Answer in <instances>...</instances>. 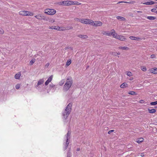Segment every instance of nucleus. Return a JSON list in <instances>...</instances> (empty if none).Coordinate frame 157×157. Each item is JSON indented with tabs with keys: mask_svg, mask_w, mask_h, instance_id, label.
I'll list each match as a JSON object with an SVG mask.
<instances>
[{
	"mask_svg": "<svg viewBox=\"0 0 157 157\" xmlns=\"http://www.w3.org/2000/svg\"><path fill=\"white\" fill-rule=\"evenodd\" d=\"M81 19H79L77 18H75V21H79L80 22V20H81Z\"/></svg>",
	"mask_w": 157,
	"mask_h": 157,
	"instance_id": "nucleus-44",
	"label": "nucleus"
},
{
	"mask_svg": "<svg viewBox=\"0 0 157 157\" xmlns=\"http://www.w3.org/2000/svg\"><path fill=\"white\" fill-rule=\"evenodd\" d=\"M128 2H119L118 3H122V2H124V3H128Z\"/></svg>",
	"mask_w": 157,
	"mask_h": 157,
	"instance_id": "nucleus-53",
	"label": "nucleus"
},
{
	"mask_svg": "<svg viewBox=\"0 0 157 157\" xmlns=\"http://www.w3.org/2000/svg\"><path fill=\"white\" fill-rule=\"evenodd\" d=\"M62 3H64V5L65 6H70L74 4L73 1H63Z\"/></svg>",
	"mask_w": 157,
	"mask_h": 157,
	"instance_id": "nucleus-7",
	"label": "nucleus"
},
{
	"mask_svg": "<svg viewBox=\"0 0 157 157\" xmlns=\"http://www.w3.org/2000/svg\"><path fill=\"white\" fill-rule=\"evenodd\" d=\"M64 81L63 80H62L59 83V84L60 86H62L63 84Z\"/></svg>",
	"mask_w": 157,
	"mask_h": 157,
	"instance_id": "nucleus-38",
	"label": "nucleus"
},
{
	"mask_svg": "<svg viewBox=\"0 0 157 157\" xmlns=\"http://www.w3.org/2000/svg\"><path fill=\"white\" fill-rule=\"evenodd\" d=\"M48 21H49V22H51L52 23H53L55 21L53 19H49L48 18Z\"/></svg>",
	"mask_w": 157,
	"mask_h": 157,
	"instance_id": "nucleus-34",
	"label": "nucleus"
},
{
	"mask_svg": "<svg viewBox=\"0 0 157 157\" xmlns=\"http://www.w3.org/2000/svg\"><path fill=\"white\" fill-rule=\"evenodd\" d=\"M155 7L156 8H157V5H155Z\"/></svg>",
	"mask_w": 157,
	"mask_h": 157,
	"instance_id": "nucleus-56",
	"label": "nucleus"
},
{
	"mask_svg": "<svg viewBox=\"0 0 157 157\" xmlns=\"http://www.w3.org/2000/svg\"><path fill=\"white\" fill-rule=\"evenodd\" d=\"M53 78V75H51L48 78L47 80H48V81L50 82L52 80Z\"/></svg>",
	"mask_w": 157,
	"mask_h": 157,
	"instance_id": "nucleus-31",
	"label": "nucleus"
},
{
	"mask_svg": "<svg viewBox=\"0 0 157 157\" xmlns=\"http://www.w3.org/2000/svg\"><path fill=\"white\" fill-rule=\"evenodd\" d=\"M119 48L123 50H128L129 48L127 47H119Z\"/></svg>",
	"mask_w": 157,
	"mask_h": 157,
	"instance_id": "nucleus-24",
	"label": "nucleus"
},
{
	"mask_svg": "<svg viewBox=\"0 0 157 157\" xmlns=\"http://www.w3.org/2000/svg\"><path fill=\"white\" fill-rule=\"evenodd\" d=\"M27 16H33V14L32 12L27 11Z\"/></svg>",
	"mask_w": 157,
	"mask_h": 157,
	"instance_id": "nucleus-26",
	"label": "nucleus"
},
{
	"mask_svg": "<svg viewBox=\"0 0 157 157\" xmlns=\"http://www.w3.org/2000/svg\"><path fill=\"white\" fill-rule=\"evenodd\" d=\"M128 86V84L125 82H124L121 85L120 87L122 88H124L125 87H127Z\"/></svg>",
	"mask_w": 157,
	"mask_h": 157,
	"instance_id": "nucleus-19",
	"label": "nucleus"
},
{
	"mask_svg": "<svg viewBox=\"0 0 157 157\" xmlns=\"http://www.w3.org/2000/svg\"><path fill=\"white\" fill-rule=\"evenodd\" d=\"M157 3L156 2H155L152 1H149V2H144L143 3V4L145 5H152L155 4Z\"/></svg>",
	"mask_w": 157,
	"mask_h": 157,
	"instance_id": "nucleus-12",
	"label": "nucleus"
},
{
	"mask_svg": "<svg viewBox=\"0 0 157 157\" xmlns=\"http://www.w3.org/2000/svg\"><path fill=\"white\" fill-rule=\"evenodd\" d=\"M116 18L118 19L120 21H125L126 19L123 17L120 16H117L116 17Z\"/></svg>",
	"mask_w": 157,
	"mask_h": 157,
	"instance_id": "nucleus-17",
	"label": "nucleus"
},
{
	"mask_svg": "<svg viewBox=\"0 0 157 157\" xmlns=\"http://www.w3.org/2000/svg\"><path fill=\"white\" fill-rule=\"evenodd\" d=\"M117 39H118L121 41H124L126 39L125 36L121 35H118L117 37Z\"/></svg>",
	"mask_w": 157,
	"mask_h": 157,
	"instance_id": "nucleus-9",
	"label": "nucleus"
},
{
	"mask_svg": "<svg viewBox=\"0 0 157 157\" xmlns=\"http://www.w3.org/2000/svg\"><path fill=\"white\" fill-rule=\"evenodd\" d=\"M71 154L70 151V149L69 151H68L67 153V157H71Z\"/></svg>",
	"mask_w": 157,
	"mask_h": 157,
	"instance_id": "nucleus-29",
	"label": "nucleus"
},
{
	"mask_svg": "<svg viewBox=\"0 0 157 157\" xmlns=\"http://www.w3.org/2000/svg\"><path fill=\"white\" fill-rule=\"evenodd\" d=\"M50 82L48 81V80H47L45 82V85H47Z\"/></svg>",
	"mask_w": 157,
	"mask_h": 157,
	"instance_id": "nucleus-45",
	"label": "nucleus"
},
{
	"mask_svg": "<svg viewBox=\"0 0 157 157\" xmlns=\"http://www.w3.org/2000/svg\"><path fill=\"white\" fill-rule=\"evenodd\" d=\"M35 59H32L30 62V65H32L35 62Z\"/></svg>",
	"mask_w": 157,
	"mask_h": 157,
	"instance_id": "nucleus-28",
	"label": "nucleus"
},
{
	"mask_svg": "<svg viewBox=\"0 0 157 157\" xmlns=\"http://www.w3.org/2000/svg\"><path fill=\"white\" fill-rule=\"evenodd\" d=\"M69 144V140H68V139H66V140L63 143V149L64 150H65L67 148Z\"/></svg>",
	"mask_w": 157,
	"mask_h": 157,
	"instance_id": "nucleus-8",
	"label": "nucleus"
},
{
	"mask_svg": "<svg viewBox=\"0 0 157 157\" xmlns=\"http://www.w3.org/2000/svg\"><path fill=\"white\" fill-rule=\"evenodd\" d=\"M129 38L132 40H138L140 38L138 37H136L134 36H130Z\"/></svg>",
	"mask_w": 157,
	"mask_h": 157,
	"instance_id": "nucleus-18",
	"label": "nucleus"
},
{
	"mask_svg": "<svg viewBox=\"0 0 157 157\" xmlns=\"http://www.w3.org/2000/svg\"><path fill=\"white\" fill-rule=\"evenodd\" d=\"M4 33V31L3 29L0 28V34H3Z\"/></svg>",
	"mask_w": 157,
	"mask_h": 157,
	"instance_id": "nucleus-42",
	"label": "nucleus"
},
{
	"mask_svg": "<svg viewBox=\"0 0 157 157\" xmlns=\"http://www.w3.org/2000/svg\"><path fill=\"white\" fill-rule=\"evenodd\" d=\"M144 139L142 138H140L139 139H138L137 141H136V142H137L138 143H140L142 142L143 141Z\"/></svg>",
	"mask_w": 157,
	"mask_h": 157,
	"instance_id": "nucleus-25",
	"label": "nucleus"
},
{
	"mask_svg": "<svg viewBox=\"0 0 157 157\" xmlns=\"http://www.w3.org/2000/svg\"><path fill=\"white\" fill-rule=\"evenodd\" d=\"M148 110L149 111V112L151 113H155L156 111V110L154 109H148Z\"/></svg>",
	"mask_w": 157,
	"mask_h": 157,
	"instance_id": "nucleus-22",
	"label": "nucleus"
},
{
	"mask_svg": "<svg viewBox=\"0 0 157 157\" xmlns=\"http://www.w3.org/2000/svg\"><path fill=\"white\" fill-rule=\"evenodd\" d=\"M128 94H131V95H136V93L134 92V91H129Z\"/></svg>",
	"mask_w": 157,
	"mask_h": 157,
	"instance_id": "nucleus-27",
	"label": "nucleus"
},
{
	"mask_svg": "<svg viewBox=\"0 0 157 157\" xmlns=\"http://www.w3.org/2000/svg\"><path fill=\"white\" fill-rule=\"evenodd\" d=\"M71 60H68L66 64L67 66H69L71 63Z\"/></svg>",
	"mask_w": 157,
	"mask_h": 157,
	"instance_id": "nucleus-33",
	"label": "nucleus"
},
{
	"mask_svg": "<svg viewBox=\"0 0 157 157\" xmlns=\"http://www.w3.org/2000/svg\"><path fill=\"white\" fill-rule=\"evenodd\" d=\"M141 102H142V101H143V100H141Z\"/></svg>",
	"mask_w": 157,
	"mask_h": 157,
	"instance_id": "nucleus-60",
	"label": "nucleus"
},
{
	"mask_svg": "<svg viewBox=\"0 0 157 157\" xmlns=\"http://www.w3.org/2000/svg\"><path fill=\"white\" fill-rule=\"evenodd\" d=\"M21 73H18L16 74L15 75L14 77L16 79H19L20 78V76H21Z\"/></svg>",
	"mask_w": 157,
	"mask_h": 157,
	"instance_id": "nucleus-23",
	"label": "nucleus"
},
{
	"mask_svg": "<svg viewBox=\"0 0 157 157\" xmlns=\"http://www.w3.org/2000/svg\"><path fill=\"white\" fill-rule=\"evenodd\" d=\"M133 79V78H131V80H132Z\"/></svg>",
	"mask_w": 157,
	"mask_h": 157,
	"instance_id": "nucleus-59",
	"label": "nucleus"
},
{
	"mask_svg": "<svg viewBox=\"0 0 157 157\" xmlns=\"http://www.w3.org/2000/svg\"><path fill=\"white\" fill-rule=\"evenodd\" d=\"M137 12L138 13H142V12L141 11H138Z\"/></svg>",
	"mask_w": 157,
	"mask_h": 157,
	"instance_id": "nucleus-54",
	"label": "nucleus"
},
{
	"mask_svg": "<svg viewBox=\"0 0 157 157\" xmlns=\"http://www.w3.org/2000/svg\"><path fill=\"white\" fill-rule=\"evenodd\" d=\"M72 107V104L70 103L66 107L65 109L62 112L63 118L66 120L70 113Z\"/></svg>",
	"mask_w": 157,
	"mask_h": 157,
	"instance_id": "nucleus-2",
	"label": "nucleus"
},
{
	"mask_svg": "<svg viewBox=\"0 0 157 157\" xmlns=\"http://www.w3.org/2000/svg\"><path fill=\"white\" fill-rule=\"evenodd\" d=\"M66 139H68V140H69V139L70 137V136L68 135L67 134L66 135Z\"/></svg>",
	"mask_w": 157,
	"mask_h": 157,
	"instance_id": "nucleus-46",
	"label": "nucleus"
},
{
	"mask_svg": "<svg viewBox=\"0 0 157 157\" xmlns=\"http://www.w3.org/2000/svg\"><path fill=\"white\" fill-rule=\"evenodd\" d=\"M156 14H157V11H156Z\"/></svg>",
	"mask_w": 157,
	"mask_h": 157,
	"instance_id": "nucleus-62",
	"label": "nucleus"
},
{
	"mask_svg": "<svg viewBox=\"0 0 157 157\" xmlns=\"http://www.w3.org/2000/svg\"><path fill=\"white\" fill-rule=\"evenodd\" d=\"M56 13V11L53 9H48L45 10L44 13L46 14L52 15H54Z\"/></svg>",
	"mask_w": 157,
	"mask_h": 157,
	"instance_id": "nucleus-3",
	"label": "nucleus"
},
{
	"mask_svg": "<svg viewBox=\"0 0 157 157\" xmlns=\"http://www.w3.org/2000/svg\"><path fill=\"white\" fill-rule=\"evenodd\" d=\"M78 37L79 38L85 39L88 37V36L86 35H79L78 36Z\"/></svg>",
	"mask_w": 157,
	"mask_h": 157,
	"instance_id": "nucleus-16",
	"label": "nucleus"
},
{
	"mask_svg": "<svg viewBox=\"0 0 157 157\" xmlns=\"http://www.w3.org/2000/svg\"><path fill=\"white\" fill-rule=\"evenodd\" d=\"M112 32L111 33H112V35L113 37L116 39H117V36L118 35L116 33H115V31L114 29H113L111 30Z\"/></svg>",
	"mask_w": 157,
	"mask_h": 157,
	"instance_id": "nucleus-11",
	"label": "nucleus"
},
{
	"mask_svg": "<svg viewBox=\"0 0 157 157\" xmlns=\"http://www.w3.org/2000/svg\"><path fill=\"white\" fill-rule=\"evenodd\" d=\"M151 71L152 73L155 74L157 73V68H152Z\"/></svg>",
	"mask_w": 157,
	"mask_h": 157,
	"instance_id": "nucleus-21",
	"label": "nucleus"
},
{
	"mask_svg": "<svg viewBox=\"0 0 157 157\" xmlns=\"http://www.w3.org/2000/svg\"><path fill=\"white\" fill-rule=\"evenodd\" d=\"M73 28L72 26H67L66 27V29L67 30L72 29Z\"/></svg>",
	"mask_w": 157,
	"mask_h": 157,
	"instance_id": "nucleus-41",
	"label": "nucleus"
},
{
	"mask_svg": "<svg viewBox=\"0 0 157 157\" xmlns=\"http://www.w3.org/2000/svg\"><path fill=\"white\" fill-rule=\"evenodd\" d=\"M64 30V29H61V30H62V31H63Z\"/></svg>",
	"mask_w": 157,
	"mask_h": 157,
	"instance_id": "nucleus-57",
	"label": "nucleus"
},
{
	"mask_svg": "<svg viewBox=\"0 0 157 157\" xmlns=\"http://www.w3.org/2000/svg\"><path fill=\"white\" fill-rule=\"evenodd\" d=\"M73 83L72 78L68 77L66 78L65 84L63 86V90L64 92H67L71 87Z\"/></svg>",
	"mask_w": 157,
	"mask_h": 157,
	"instance_id": "nucleus-1",
	"label": "nucleus"
},
{
	"mask_svg": "<svg viewBox=\"0 0 157 157\" xmlns=\"http://www.w3.org/2000/svg\"><path fill=\"white\" fill-rule=\"evenodd\" d=\"M64 30V29H61V30H62V31H63Z\"/></svg>",
	"mask_w": 157,
	"mask_h": 157,
	"instance_id": "nucleus-58",
	"label": "nucleus"
},
{
	"mask_svg": "<svg viewBox=\"0 0 157 157\" xmlns=\"http://www.w3.org/2000/svg\"><path fill=\"white\" fill-rule=\"evenodd\" d=\"M127 75L128 76H130V77L132 76V73L130 71L127 72Z\"/></svg>",
	"mask_w": 157,
	"mask_h": 157,
	"instance_id": "nucleus-40",
	"label": "nucleus"
},
{
	"mask_svg": "<svg viewBox=\"0 0 157 157\" xmlns=\"http://www.w3.org/2000/svg\"><path fill=\"white\" fill-rule=\"evenodd\" d=\"M135 2V1H130V2H128V3H129V4H132V3H134Z\"/></svg>",
	"mask_w": 157,
	"mask_h": 157,
	"instance_id": "nucleus-49",
	"label": "nucleus"
},
{
	"mask_svg": "<svg viewBox=\"0 0 157 157\" xmlns=\"http://www.w3.org/2000/svg\"><path fill=\"white\" fill-rule=\"evenodd\" d=\"M79 150H80V148H78L77 149V151H79Z\"/></svg>",
	"mask_w": 157,
	"mask_h": 157,
	"instance_id": "nucleus-55",
	"label": "nucleus"
},
{
	"mask_svg": "<svg viewBox=\"0 0 157 157\" xmlns=\"http://www.w3.org/2000/svg\"><path fill=\"white\" fill-rule=\"evenodd\" d=\"M111 33V32H110L109 31H104L102 32V33L105 35L111 36L112 35V33Z\"/></svg>",
	"mask_w": 157,
	"mask_h": 157,
	"instance_id": "nucleus-14",
	"label": "nucleus"
},
{
	"mask_svg": "<svg viewBox=\"0 0 157 157\" xmlns=\"http://www.w3.org/2000/svg\"><path fill=\"white\" fill-rule=\"evenodd\" d=\"M67 134H68V135L70 136L71 134V132H70L69 131H68V132L67 133Z\"/></svg>",
	"mask_w": 157,
	"mask_h": 157,
	"instance_id": "nucleus-52",
	"label": "nucleus"
},
{
	"mask_svg": "<svg viewBox=\"0 0 157 157\" xmlns=\"http://www.w3.org/2000/svg\"><path fill=\"white\" fill-rule=\"evenodd\" d=\"M20 87V84H17L15 86V87L17 89H18Z\"/></svg>",
	"mask_w": 157,
	"mask_h": 157,
	"instance_id": "nucleus-39",
	"label": "nucleus"
},
{
	"mask_svg": "<svg viewBox=\"0 0 157 157\" xmlns=\"http://www.w3.org/2000/svg\"><path fill=\"white\" fill-rule=\"evenodd\" d=\"M140 154V155L141 157H143L144 156V153H140V154Z\"/></svg>",
	"mask_w": 157,
	"mask_h": 157,
	"instance_id": "nucleus-48",
	"label": "nucleus"
},
{
	"mask_svg": "<svg viewBox=\"0 0 157 157\" xmlns=\"http://www.w3.org/2000/svg\"><path fill=\"white\" fill-rule=\"evenodd\" d=\"M141 102H142V101H143V100H141Z\"/></svg>",
	"mask_w": 157,
	"mask_h": 157,
	"instance_id": "nucleus-61",
	"label": "nucleus"
},
{
	"mask_svg": "<svg viewBox=\"0 0 157 157\" xmlns=\"http://www.w3.org/2000/svg\"><path fill=\"white\" fill-rule=\"evenodd\" d=\"M151 59L155 58V56L154 55H152L151 56Z\"/></svg>",
	"mask_w": 157,
	"mask_h": 157,
	"instance_id": "nucleus-43",
	"label": "nucleus"
},
{
	"mask_svg": "<svg viewBox=\"0 0 157 157\" xmlns=\"http://www.w3.org/2000/svg\"><path fill=\"white\" fill-rule=\"evenodd\" d=\"M92 24L90 25H93L95 26H101L102 25V23L100 21H95L94 22L92 21Z\"/></svg>",
	"mask_w": 157,
	"mask_h": 157,
	"instance_id": "nucleus-6",
	"label": "nucleus"
},
{
	"mask_svg": "<svg viewBox=\"0 0 157 157\" xmlns=\"http://www.w3.org/2000/svg\"><path fill=\"white\" fill-rule=\"evenodd\" d=\"M27 11L22 10L19 12L20 15L23 16H27Z\"/></svg>",
	"mask_w": 157,
	"mask_h": 157,
	"instance_id": "nucleus-13",
	"label": "nucleus"
},
{
	"mask_svg": "<svg viewBox=\"0 0 157 157\" xmlns=\"http://www.w3.org/2000/svg\"><path fill=\"white\" fill-rule=\"evenodd\" d=\"M157 104V101L154 102H152L150 103L151 105H155Z\"/></svg>",
	"mask_w": 157,
	"mask_h": 157,
	"instance_id": "nucleus-32",
	"label": "nucleus"
},
{
	"mask_svg": "<svg viewBox=\"0 0 157 157\" xmlns=\"http://www.w3.org/2000/svg\"><path fill=\"white\" fill-rule=\"evenodd\" d=\"M141 70L144 71H145L147 70L146 68L145 67L143 66V67H142Z\"/></svg>",
	"mask_w": 157,
	"mask_h": 157,
	"instance_id": "nucleus-37",
	"label": "nucleus"
},
{
	"mask_svg": "<svg viewBox=\"0 0 157 157\" xmlns=\"http://www.w3.org/2000/svg\"><path fill=\"white\" fill-rule=\"evenodd\" d=\"M35 17L39 20L43 19L44 20L48 21V18L46 17L45 16L41 15L40 14H38L35 16Z\"/></svg>",
	"mask_w": 157,
	"mask_h": 157,
	"instance_id": "nucleus-5",
	"label": "nucleus"
},
{
	"mask_svg": "<svg viewBox=\"0 0 157 157\" xmlns=\"http://www.w3.org/2000/svg\"><path fill=\"white\" fill-rule=\"evenodd\" d=\"M49 86L50 87L53 88L54 89L55 87V85L53 84L52 83L50 84Z\"/></svg>",
	"mask_w": 157,
	"mask_h": 157,
	"instance_id": "nucleus-36",
	"label": "nucleus"
},
{
	"mask_svg": "<svg viewBox=\"0 0 157 157\" xmlns=\"http://www.w3.org/2000/svg\"><path fill=\"white\" fill-rule=\"evenodd\" d=\"M73 2H74V4H72L73 5H80L81 4V3L77 2H74L73 1Z\"/></svg>",
	"mask_w": 157,
	"mask_h": 157,
	"instance_id": "nucleus-35",
	"label": "nucleus"
},
{
	"mask_svg": "<svg viewBox=\"0 0 157 157\" xmlns=\"http://www.w3.org/2000/svg\"><path fill=\"white\" fill-rule=\"evenodd\" d=\"M147 18L149 20H153L156 19L155 17H153L151 16H149L147 17Z\"/></svg>",
	"mask_w": 157,
	"mask_h": 157,
	"instance_id": "nucleus-20",
	"label": "nucleus"
},
{
	"mask_svg": "<svg viewBox=\"0 0 157 157\" xmlns=\"http://www.w3.org/2000/svg\"><path fill=\"white\" fill-rule=\"evenodd\" d=\"M49 29H55L57 30H61L59 26H50L49 28Z\"/></svg>",
	"mask_w": 157,
	"mask_h": 157,
	"instance_id": "nucleus-10",
	"label": "nucleus"
},
{
	"mask_svg": "<svg viewBox=\"0 0 157 157\" xmlns=\"http://www.w3.org/2000/svg\"><path fill=\"white\" fill-rule=\"evenodd\" d=\"M44 82V80L43 78L40 79L38 81V83H37V86H36L37 87V86H39V85L42 84Z\"/></svg>",
	"mask_w": 157,
	"mask_h": 157,
	"instance_id": "nucleus-15",
	"label": "nucleus"
},
{
	"mask_svg": "<svg viewBox=\"0 0 157 157\" xmlns=\"http://www.w3.org/2000/svg\"><path fill=\"white\" fill-rule=\"evenodd\" d=\"M156 8H153L151 10V11L152 12H154L156 13L157 10L156 9Z\"/></svg>",
	"mask_w": 157,
	"mask_h": 157,
	"instance_id": "nucleus-30",
	"label": "nucleus"
},
{
	"mask_svg": "<svg viewBox=\"0 0 157 157\" xmlns=\"http://www.w3.org/2000/svg\"><path fill=\"white\" fill-rule=\"evenodd\" d=\"M49 63H47L46 64V65H45V66L48 67V66L49 65Z\"/></svg>",
	"mask_w": 157,
	"mask_h": 157,
	"instance_id": "nucleus-50",
	"label": "nucleus"
},
{
	"mask_svg": "<svg viewBox=\"0 0 157 157\" xmlns=\"http://www.w3.org/2000/svg\"><path fill=\"white\" fill-rule=\"evenodd\" d=\"M63 1L62 2H59L58 3V4L59 5H64V3H63Z\"/></svg>",
	"mask_w": 157,
	"mask_h": 157,
	"instance_id": "nucleus-47",
	"label": "nucleus"
},
{
	"mask_svg": "<svg viewBox=\"0 0 157 157\" xmlns=\"http://www.w3.org/2000/svg\"><path fill=\"white\" fill-rule=\"evenodd\" d=\"M80 22L82 23L91 25L92 24V20L86 19H81Z\"/></svg>",
	"mask_w": 157,
	"mask_h": 157,
	"instance_id": "nucleus-4",
	"label": "nucleus"
},
{
	"mask_svg": "<svg viewBox=\"0 0 157 157\" xmlns=\"http://www.w3.org/2000/svg\"><path fill=\"white\" fill-rule=\"evenodd\" d=\"M113 131V130H111L109 131L108 133V134H110Z\"/></svg>",
	"mask_w": 157,
	"mask_h": 157,
	"instance_id": "nucleus-51",
	"label": "nucleus"
}]
</instances>
